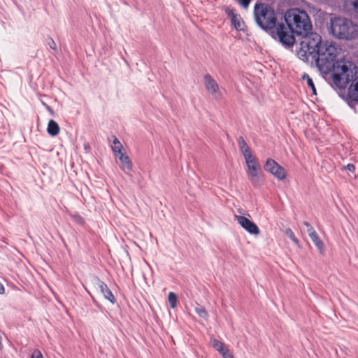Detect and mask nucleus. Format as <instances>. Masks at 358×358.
I'll use <instances>...</instances> for the list:
<instances>
[{
  "mask_svg": "<svg viewBox=\"0 0 358 358\" xmlns=\"http://www.w3.org/2000/svg\"><path fill=\"white\" fill-rule=\"evenodd\" d=\"M235 220L247 232L252 235H259L260 230L258 226L252 221L245 216L235 215Z\"/></svg>",
  "mask_w": 358,
  "mask_h": 358,
  "instance_id": "8",
  "label": "nucleus"
},
{
  "mask_svg": "<svg viewBox=\"0 0 358 358\" xmlns=\"http://www.w3.org/2000/svg\"><path fill=\"white\" fill-rule=\"evenodd\" d=\"M94 282L95 285H97V287L99 288L100 292L106 299L108 300L113 304L116 303L115 296L104 282L101 280L100 278L97 276L94 278Z\"/></svg>",
  "mask_w": 358,
  "mask_h": 358,
  "instance_id": "9",
  "label": "nucleus"
},
{
  "mask_svg": "<svg viewBox=\"0 0 358 358\" xmlns=\"http://www.w3.org/2000/svg\"><path fill=\"white\" fill-rule=\"evenodd\" d=\"M347 104L352 109L355 110V107L358 105V99H353L346 102Z\"/></svg>",
  "mask_w": 358,
  "mask_h": 358,
  "instance_id": "26",
  "label": "nucleus"
},
{
  "mask_svg": "<svg viewBox=\"0 0 358 358\" xmlns=\"http://www.w3.org/2000/svg\"><path fill=\"white\" fill-rule=\"evenodd\" d=\"M48 45L51 49H52L54 50H57V45L52 38H50V42L48 43Z\"/></svg>",
  "mask_w": 358,
  "mask_h": 358,
  "instance_id": "30",
  "label": "nucleus"
},
{
  "mask_svg": "<svg viewBox=\"0 0 358 358\" xmlns=\"http://www.w3.org/2000/svg\"><path fill=\"white\" fill-rule=\"evenodd\" d=\"M285 234L296 244H299V239L295 236L294 233L290 228H287L285 230Z\"/></svg>",
  "mask_w": 358,
  "mask_h": 358,
  "instance_id": "22",
  "label": "nucleus"
},
{
  "mask_svg": "<svg viewBox=\"0 0 358 358\" xmlns=\"http://www.w3.org/2000/svg\"><path fill=\"white\" fill-rule=\"evenodd\" d=\"M284 20L287 27L282 22L278 24V41L285 47L290 48L294 45L295 35L306 40L313 33L310 18L304 10L297 8L288 9L285 13Z\"/></svg>",
  "mask_w": 358,
  "mask_h": 358,
  "instance_id": "2",
  "label": "nucleus"
},
{
  "mask_svg": "<svg viewBox=\"0 0 358 358\" xmlns=\"http://www.w3.org/2000/svg\"><path fill=\"white\" fill-rule=\"evenodd\" d=\"M353 10L356 13H358V0L352 1Z\"/></svg>",
  "mask_w": 358,
  "mask_h": 358,
  "instance_id": "31",
  "label": "nucleus"
},
{
  "mask_svg": "<svg viewBox=\"0 0 358 358\" xmlns=\"http://www.w3.org/2000/svg\"><path fill=\"white\" fill-rule=\"evenodd\" d=\"M195 312L201 318L207 320L208 317V313L206 310L202 306H197L195 308Z\"/></svg>",
  "mask_w": 358,
  "mask_h": 358,
  "instance_id": "19",
  "label": "nucleus"
},
{
  "mask_svg": "<svg viewBox=\"0 0 358 358\" xmlns=\"http://www.w3.org/2000/svg\"><path fill=\"white\" fill-rule=\"evenodd\" d=\"M254 15L257 25L273 39L278 40L280 23L274 8L264 3H256Z\"/></svg>",
  "mask_w": 358,
  "mask_h": 358,
  "instance_id": "3",
  "label": "nucleus"
},
{
  "mask_svg": "<svg viewBox=\"0 0 358 358\" xmlns=\"http://www.w3.org/2000/svg\"><path fill=\"white\" fill-rule=\"evenodd\" d=\"M231 24L237 31H244L245 23L239 15L232 16Z\"/></svg>",
  "mask_w": 358,
  "mask_h": 358,
  "instance_id": "14",
  "label": "nucleus"
},
{
  "mask_svg": "<svg viewBox=\"0 0 358 358\" xmlns=\"http://www.w3.org/2000/svg\"><path fill=\"white\" fill-rule=\"evenodd\" d=\"M310 238L315 244V245L317 247V248L319 250V251L322 252L324 250V243L319 237L317 232L313 235L310 236Z\"/></svg>",
  "mask_w": 358,
  "mask_h": 358,
  "instance_id": "15",
  "label": "nucleus"
},
{
  "mask_svg": "<svg viewBox=\"0 0 358 358\" xmlns=\"http://www.w3.org/2000/svg\"><path fill=\"white\" fill-rule=\"evenodd\" d=\"M113 143V145L112 146V150L115 154L120 153L124 150L122 145L116 136H114Z\"/></svg>",
  "mask_w": 358,
  "mask_h": 358,
  "instance_id": "16",
  "label": "nucleus"
},
{
  "mask_svg": "<svg viewBox=\"0 0 358 358\" xmlns=\"http://www.w3.org/2000/svg\"><path fill=\"white\" fill-rule=\"evenodd\" d=\"M59 126L57 122L50 120L48 124L47 132L51 136H55L59 133Z\"/></svg>",
  "mask_w": 358,
  "mask_h": 358,
  "instance_id": "13",
  "label": "nucleus"
},
{
  "mask_svg": "<svg viewBox=\"0 0 358 358\" xmlns=\"http://www.w3.org/2000/svg\"><path fill=\"white\" fill-rule=\"evenodd\" d=\"M46 108L47 110L51 113V114H53L54 113V111L52 109V108L50 106H49L48 105H46Z\"/></svg>",
  "mask_w": 358,
  "mask_h": 358,
  "instance_id": "35",
  "label": "nucleus"
},
{
  "mask_svg": "<svg viewBox=\"0 0 358 358\" xmlns=\"http://www.w3.org/2000/svg\"><path fill=\"white\" fill-rule=\"evenodd\" d=\"M31 358H43V356L39 350H35L31 355Z\"/></svg>",
  "mask_w": 358,
  "mask_h": 358,
  "instance_id": "28",
  "label": "nucleus"
},
{
  "mask_svg": "<svg viewBox=\"0 0 358 358\" xmlns=\"http://www.w3.org/2000/svg\"><path fill=\"white\" fill-rule=\"evenodd\" d=\"M342 170H348L352 173L355 171V166L353 164H348L342 168Z\"/></svg>",
  "mask_w": 358,
  "mask_h": 358,
  "instance_id": "27",
  "label": "nucleus"
},
{
  "mask_svg": "<svg viewBox=\"0 0 358 358\" xmlns=\"http://www.w3.org/2000/svg\"><path fill=\"white\" fill-rule=\"evenodd\" d=\"M119 155V160L122 164V169L125 173H128L132 170V162L129 159V156L127 155L123 152L118 153Z\"/></svg>",
  "mask_w": 358,
  "mask_h": 358,
  "instance_id": "11",
  "label": "nucleus"
},
{
  "mask_svg": "<svg viewBox=\"0 0 358 358\" xmlns=\"http://www.w3.org/2000/svg\"><path fill=\"white\" fill-rule=\"evenodd\" d=\"M213 347L220 353L226 348L224 344L219 340L214 339L213 341Z\"/></svg>",
  "mask_w": 358,
  "mask_h": 358,
  "instance_id": "21",
  "label": "nucleus"
},
{
  "mask_svg": "<svg viewBox=\"0 0 358 358\" xmlns=\"http://www.w3.org/2000/svg\"><path fill=\"white\" fill-rule=\"evenodd\" d=\"M337 55L338 50L334 43L322 40L317 33H312L306 40H303L298 52L300 59L304 62H314L321 73L327 74L331 72L334 84L339 87L349 83L357 72L356 66L352 62L344 59L336 61Z\"/></svg>",
  "mask_w": 358,
  "mask_h": 358,
  "instance_id": "1",
  "label": "nucleus"
},
{
  "mask_svg": "<svg viewBox=\"0 0 358 358\" xmlns=\"http://www.w3.org/2000/svg\"><path fill=\"white\" fill-rule=\"evenodd\" d=\"M238 144L240 148V150L243 155L244 157H248L252 154L250 148L248 145L247 142L244 139L243 136H239L238 138Z\"/></svg>",
  "mask_w": 358,
  "mask_h": 358,
  "instance_id": "12",
  "label": "nucleus"
},
{
  "mask_svg": "<svg viewBox=\"0 0 358 358\" xmlns=\"http://www.w3.org/2000/svg\"><path fill=\"white\" fill-rule=\"evenodd\" d=\"M302 80H306L307 81V85L311 89L313 94H316V88L313 79L307 73H305L302 76Z\"/></svg>",
  "mask_w": 358,
  "mask_h": 358,
  "instance_id": "17",
  "label": "nucleus"
},
{
  "mask_svg": "<svg viewBox=\"0 0 358 358\" xmlns=\"http://www.w3.org/2000/svg\"><path fill=\"white\" fill-rule=\"evenodd\" d=\"M303 224L304 226H306L307 227V229L312 227V225L306 221L303 222Z\"/></svg>",
  "mask_w": 358,
  "mask_h": 358,
  "instance_id": "34",
  "label": "nucleus"
},
{
  "mask_svg": "<svg viewBox=\"0 0 358 358\" xmlns=\"http://www.w3.org/2000/svg\"><path fill=\"white\" fill-rule=\"evenodd\" d=\"M72 220L77 224L83 225L85 224V220L79 214L75 213L71 215Z\"/></svg>",
  "mask_w": 358,
  "mask_h": 358,
  "instance_id": "23",
  "label": "nucleus"
},
{
  "mask_svg": "<svg viewBox=\"0 0 358 358\" xmlns=\"http://www.w3.org/2000/svg\"><path fill=\"white\" fill-rule=\"evenodd\" d=\"M261 173L260 165L252 166L248 168L247 175L253 186L259 187L262 185V180L259 178Z\"/></svg>",
  "mask_w": 358,
  "mask_h": 358,
  "instance_id": "10",
  "label": "nucleus"
},
{
  "mask_svg": "<svg viewBox=\"0 0 358 358\" xmlns=\"http://www.w3.org/2000/svg\"><path fill=\"white\" fill-rule=\"evenodd\" d=\"M205 87L206 90L215 99H219L222 96L219 85L216 80L208 73L203 76Z\"/></svg>",
  "mask_w": 358,
  "mask_h": 358,
  "instance_id": "7",
  "label": "nucleus"
},
{
  "mask_svg": "<svg viewBox=\"0 0 358 358\" xmlns=\"http://www.w3.org/2000/svg\"><path fill=\"white\" fill-rule=\"evenodd\" d=\"M244 159L245 160L248 168L252 166L259 165L257 158L252 154L250 155V157H244Z\"/></svg>",
  "mask_w": 358,
  "mask_h": 358,
  "instance_id": "18",
  "label": "nucleus"
},
{
  "mask_svg": "<svg viewBox=\"0 0 358 358\" xmlns=\"http://www.w3.org/2000/svg\"><path fill=\"white\" fill-rule=\"evenodd\" d=\"M226 13L228 16L232 17L233 15H236L237 14L235 13L234 10L232 8H227L226 9Z\"/></svg>",
  "mask_w": 358,
  "mask_h": 358,
  "instance_id": "29",
  "label": "nucleus"
},
{
  "mask_svg": "<svg viewBox=\"0 0 358 358\" xmlns=\"http://www.w3.org/2000/svg\"><path fill=\"white\" fill-rule=\"evenodd\" d=\"M330 31L338 39L350 41L358 36V26L345 17H334L331 18Z\"/></svg>",
  "mask_w": 358,
  "mask_h": 358,
  "instance_id": "4",
  "label": "nucleus"
},
{
  "mask_svg": "<svg viewBox=\"0 0 358 358\" xmlns=\"http://www.w3.org/2000/svg\"><path fill=\"white\" fill-rule=\"evenodd\" d=\"M5 292V288L3 284L0 282V294H3Z\"/></svg>",
  "mask_w": 358,
  "mask_h": 358,
  "instance_id": "33",
  "label": "nucleus"
},
{
  "mask_svg": "<svg viewBox=\"0 0 358 358\" xmlns=\"http://www.w3.org/2000/svg\"><path fill=\"white\" fill-rule=\"evenodd\" d=\"M350 87L346 89L348 83H345L343 86L337 87L339 89L338 95L345 102L353 99H358V76L353 80Z\"/></svg>",
  "mask_w": 358,
  "mask_h": 358,
  "instance_id": "5",
  "label": "nucleus"
},
{
  "mask_svg": "<svg viewBox=\"0 0 358 358\" xmlns=\"http://www.w3.org/2000/svg\"><path fill=\"white\" fill-rule=\"evenodd\" d=\"M307 232L308 234V236H310L313 235L314 234H315L316 231L312 227H310V228L307 229Z\"/></svg>",
  "mask_w": 358,
  "mask_h": 358,
  "instance_id": "32",
  "label": "nucleus"
},
{
  "mask_svg": "<svg viewBox=\"0 0 358 358\" xmlns=\"http://www.w3.org/2000/svg\"><path fill=\"white\" fill-rule=\"evenodd\" d=\"M169 302L171 308H175L177 305L178 296L174 292H170L169 294Z\"/></svg>",
  "mask_w": 358,
  "mask_h": 358,
  "instance_id": "20",
  "label": "nucleus"
},
{
  "mask_svg": "<svg viewBox=\"0 0 358 358\" xmlns=\"http://www.w3.org/2000/svg\"><path fill=\"white\" fill-rule=\"evenodd\" d=\"M220 354L223 358H234L232 352L227 348H226Z\"/></svg>",
  "mask_w": 358,
  "mask_h": 358,
  "instance_id": "24",
  "label": "nucleus"
},
{
  "mask_svg": "<svg viewBox=\"0 0 358 358\" xmlns=\"http://www.w3.org/2000/svg\"><path fill=\"white\" fill-rule=\"evenodd\" d=\"M264 169L279 180H283L287 178L285 169L271 158L266 159L264 164Z\"/></svg>",
  "mask_w": 358,
  "mask_h": 358,
  "instance_id": "6",
  "label": "nucleus"
},
{
  "mask_svg": "<svg viewBox=\"0 0 358 358\" xmlns=\"http://www.w3.org/2000/svg\"><path fill=\"white\" fill-rule=\"evenodd\" d=\"M251 1L252 0H236V1L245 9L248 8Z\"/></svg>",
  "mask_w": 358,
  "mask_h": 358,
  "instance_id": "25",
  "label": "nucleus"
}]
</instances>
